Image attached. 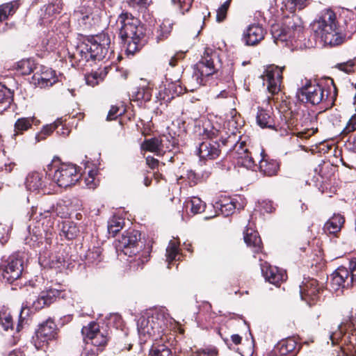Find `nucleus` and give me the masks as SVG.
<instances>
[{"label":"nucleus","instance_id":"9","mask_svg":"<svg viewBox=\"0 0 356 356\" xmlns=\"http://www.w3.org/2000/svg\"><path fill=\"white\" fill-rule=\"evenodd\" d=\"M218 135L219 131L216 129L204 130V136L207 139L196 147V153L201 160H214L220 156L221 145L218 141Z\"/></svg>","mask_w":356,"mask_h":356},{"label":"nucleus","instance_id":"3","mask_svg":"<svg viewBox=\"0 0 356 356\" xmlns=\"http://www.w3.org/2000/svg\"><path fill=\"white\" fill-rule=\"evenodd\" d=\"M118 22L120 24V38L127 54H134L144 44V29L138 18L131 14L122 13Z\"/></svg>","mask_w":356,"mask_h":356},{"label":"nucleus","instance_id":"22","mask_svg":"<svg viewBox=\"0 0 356 356\" xmlns=\"http://www.w3.org/2000/svg\"><path fill=\"white\" fill-rule=\"evenodd\" d=\"M62 292L55 289H49L40 292L38 298L33 302V307L35 310L50 305L56 298L61 296Z\"/></svg>","mask_w":356,"mask_h":356},{"label":"nucleus","instance_id":"52","mask_svg":"<svg viewBox=\"0 0 356 356\" xmlns=\"http://www.w3.org/2000/svg\"><path fill=\"white\" fill-rule=\"evenodd\" d=\"M335 67L346 74L352 73L356 68V59H350L346 62L337 63Z\"/></svg>","mask_w":356,"mask_h":356},{"label":"nucleus","instance_id":"33","mask_svg":"<svg viewBox=\"0 0 356 356\" xmlns=\"http://www.w3.org/2000/svg\"><path fill=\"white\" fill-rule=\"evenodd\" d=\"M60 226V235L67 239L75 238L79 232L76 224L72 221H64Z\"/></svg>","mask_w":356,"mask_h":356},{"label":"nucleus","instance_id":"28","mask_svg":"<svg viewBox=\"0 0 356 356\" xmlns=\"http://www.w3.org/2000/svg\"><path fill=\"white\" fill-rule=\"evenodd\" d=\"M244 241L247 245L252 248L253 252L259 253L262 248V242L257 232L247 228L244 232Z\"/></svg>","mask_w":356,"mask_h":356},{"label":"nucleus","instance_id":"13","mask_svg":"<svg viewBox=\"0 0 356 356\" xmlns=\"http://www.w3.org/2000/svg\"><path fill=\"white\" fill-rule=\"evenodd\" d=\"M42 172H31L26 177L27 191L35 194H50L54 191L51 182Z\"/></svg>","mask_w":356,"mask_h":356},{"label":"nucleus","instance_id":"1","mask_svg":"<svg viewBox=\"0 0 356 356\" xmlns=\"http://www.w3.org/2000/svg\"><path fill=\"white\" fill-rule=\"evenodd\" d=\"M113 53L110 37L103 33L88 37L68 54L72 66L83 67L88 63L109 59Z\"/></svg>","mask_w":356,"mask_h":356},{"label":"nucleus","instance_id":"63","mask_svg":"<svg viewBox=\"0 0 356 356\" xmlns=\"http://www.w3.org/2000/svg\"><path fill=\"white\" fill-rule=\"evenodd\" d=\"M129 3L133 6L136 5L146 6V5L147 4V0H130Z\"/></svg>","mask_w":356,"mask_h":356},{"label":"nucleus","instance_id":"36","mask_svg":"<svg viewBox=\"0 0 356 356\" xmlns=\"http://www.w3.org/2000/svg\"><path fill=\"white\" fill-rule=\"evenodd\" d=\"M160 152L161 155L166 152H171L177 145V140L171 135H163L159 138Z\"/></svg>","mask_w":356,"mask_h":356},{"label":"nucleus","instance_id":"32","mask_svg":"<svg viewBox=\"0 0 356 356\" xmlns=\"http://www.w3.org/2000/svg\"><path fill=\"white\" fill-rule=\"evenodd\" d=\"M257 122L261 128H273V120L271 117V110L258 108Z\"/></svg>","mask_w":356,"mask_h":356},{"label":"nucleus","instance_id":"60","mask_svg":"<svg viewBox=\"0 0 356 356\" xmlns=\"http://www.w3.org/2000/svg\"><path fill=\"white\" fill-rule=\"evenodd\" d=\"M350 272L349 275V280L348 282H347V286H350L353 284L355 277H356V268L354 266L350 267Z\"/></svg>","mask_w":356,"mask_h":356},{"label":"nucleus","instance_id":"21","mask_svg":"<svg viewBox=\"0 0 356 356\" xmlns=\"http://www.w3.org/2000/svg\"><path fill=\"white\" fill-rule=\"evenodd\" d=\"M266 33L265 29L260 24H250L243 32V39L245 44L255 45L264 38Z\"/></svg>","mask_w":356,"mask_h":356},{"label":"nucleus","instance_id":"58","mask_svg":"<svg viewBox=\"0 0 356 356\" xmlns=\"http://www.w3.org/2000/svg\"><path fill=\"white\" fill-rule=\"evenodd\" d=\"M119 111L120 109L118 106H111L107 115L106 120H112L116 119L118 115H121V113H119Z\"/></svg>","mask_w":356,"mask_h":356},{"label":"nucleus","instance_id":"62","mask_svg":"<svg viewBox=\"0 0 356 356\" xmlns=\"http://www.w3.org/2000/svg\"><path fill=\"white\" fill-rule=\"evenodd\" d=\"M25 310H26V309L23 308V309H22V311L20 312V314H19V322H18V324L17 325V332H19L21 330V328L22 327L23 322L25 320V317H23V314H24Z\"/></svg>","mask_w":356,"mask_h":356},{"label":"nucleus","instance_id":"14","mask_svg":"<svg viewBox=\"0 0 356 356\" xmlns=\"http://www.w3.org/2000/svg\"><path fill=\"white\" fill-rule=\"evenodd\" d=\"M282 67L275 65L266 67L262 78L264 82L267 83V89L270 93L275 95L279 92L282 81Z\"/></svg>","mask_w":356,"mask_h":356},{"label":"nucleus","instance_id":"46","mask_svg":"<svg viewBox=\"0 0 356 356\" xmlns=\"http://www.w3.org/2000/svg\"><path fill=\"white\" fill-rule=\"evenodd\" d=\"M170 348L165 344H153L149 350V356H172Z\"/></svg>","mask_w":356,"mask_h":356},{"label":"nucleus","instance_id":"37","mask_svg":"<svg viewBox=\"0 0 356 356\" xmlns=\"http://www.w3.org/2000/svg\"><path fill=\"white\" fill-rule=\"evenodd\" d=\"M17 71L22 75H28L38 70L34 61L31 59H23L16 64Z\"/></svg>","mask_w":356,"mask_h":356},{"label":"nucleus","instance_id":"17","mask_svg":"<svg viewBox=\"0 0 356 356\" xmlns=\"http://www.w3.org/2000/svg\"><path fill=\"white\" fill-rule=\"evenodd\" d=\"M301 348L294 337H288L279 341L275 346V356H296Z\"/></svg>","mask_w":356,"mask_h":356},{"label":"nucleus","instance_id":"39","mask_svg":"<svg viewBox=\"0 0 356 356\" xmlns=\"http://www.w3.org/2000/svg\"><path fill=\"white\" fill-rule=\"evenodd\" d=\"M173 23L169 19H164L160 24L156 31V40L161 41L166 39L170 34L172 29Z\"/></svg>","mask_w":356,"mask_h":356},{"label":"nucleus","instance_id":"29","mask_svg":"<svg viewBox=\"0 0 356 356\" xmlns=\"http://www.w3.org/2000/svg\"><path fill=\"white\" fill-rule=\"evenodd\" d=\"M38 123H39V121L34 117L18 118L14 124L13 138H15L17 136L23 134L24 132L31 129L33 124H36Z\"/></svg>","mask_w":356,"mask_h":356},{"label":"nucleus","instance_id":"59","mask_svg":"<svg viewBox=\"0 0 356 356\" xmlns=\"http://www.w3.org/2000/svg\"><path fill=\"white\" fill-rule=\"evenodd\" d=\"M10 229V227H3L0 225V243L4 244L8 240V232Z\"/></svg>","mask_w":356,"mask_h":356},{"label":"nucleus","instance_id":"50","mask_svg":"<svg viewBox=\"0 0 356 356\" xmlns=\"http://www.w3.org/2000/svg\"><path fill=\"white\" fill-rule=\"evenodd\" d=\"M232 0H226L224 1L216 10V21L218 22H223L227 17V13Z\"/></svg>","mask_w":356,"mask_h":356},{"label":"nucleus","instance_id":"26","mask_svg":"<svg viewBox=\"0 0 356 356\" xmlns=\"http://www.w3.org/2000/svg\"><path fill=\"white\" fill-rule=\"evenodd\" d=\"M90 4L79 7L72 15L74 19L78 21L79 24L83 25L85 28H89L91 26V22L89 19L93 15V12Z\"/></svg>","mask_w":356,"mask_h":356},{"label":"nucleus","instance_id":"53","mask_svg":"<svg viewBox=\"0 0 356 356\" xmlns=\"http://www.w3.org/2000/svg\"><path fill=\"white\" fill-rule=\"evenodd\" d=\"M236 209L235 203L233 201L226 200L225 202L220 204L219 209L224 216H229L234 212Z\"/></svg>","mask_w":356,"mask_h":356},{"label":"nucleus","instance_id":"54","mask_svg":"<svg viewBox=\"0 0 356 356\" xmlns=\"http://www.w3.org/2000/svg\"><path fill=\"white\" fill-rule=\"evenodd\" d=\"M193 0H172V3L177 4L182 14L188 12L193 3Z\"/></svg>","mask_w":356,"mask_h":356},{"label":"nucleus","instance_id":"34","mask_svg":"<svg viewBox=\"0 0 356 356\" xmlns=\"http://www.w3.org/2000/svg\"><path fill=\"white\" fill-rule=\"evenodd\" d=\"M278 163L274 161H268L263 157L259 163V168L261 172L267 176H273L276 174L278 170Z\"/></svg>","mask_w":356,"mask_h":356},{"label":"nucleus","instance_id":"48","mask_svg":"<svg viewBox=\"0 0 356 356\" xmlns=\"http://www.w3.org/2000/svg\"><path fill=\"white\" fill-rule=\"evenodd\" d=\"M0 325L6 331L13 328V318L7 309H3L0 311Z\"/></svg>","mask_w":356,"mask_h":356},{"label":"nucleus","instance_id":"31","mask_svg":"<svg viewBox=\"0 0 356 356\" xmlns=\"http://www.w3.org/2000/svg\"><path fill=\"white\" fill-rule=\"evenodd\" d=\"M64 259L61 256H55L54 254L48 255L46 252L40 253L39 262L44 268H59Z\"/></svg>","mask_w":356,"mask_h":356},{"label":"nucleus","instance_id":"25","mask_svg":"<svg viewBox=\"0 0 356 356\" xmlns=\"http://www.w3.org/2000/svg\"><path fill=\"white\" fill-rule=\"evenodd\" d=\"M186 88H184L179 80L175 81H166L164 85L163 96V99L165 102H168L175 97H178L183 94L186 91Z\"/></svg>","mask_w":356,"mask_h":356},{"label":"nucleus","instance_id":"12","mask_svg":"<svg viewBox=\"0 0 356 356\" xmlns=\"http://www.w3.org/2000/svg\"><path fill=\"white\" fill-rule=\"evenodd\" d=\"M83 339L86 344H91L97 347V350H103L107 344L108 337L106 330H100L96 322H90L81 330Z\"/></svg>","mask_w":356,"mask_h":356},{"label":"nucleus","instance_id":"47","mask_svg":"<svg viewBox=\"0 0 356 356\" xmlns=\"http://www.w3.org/2000/svg\"><path fill=\"white\" fill-rule=\"evenodd\" d=\"M106 74V72H104V70L101 72H92L86 75V82L87 85L94 87L98 85L100 81H103Z\"/></svg>","mask_w":356,"mask_h":356},{"label":"nucleus","instance_id":"11","mask_svg":"<svg viewBox=\"0 0 356 356\" xmlns=\"http://www.w3.org/2000/svg\"><path fill=\"white\" fill-rule=\"evenodd\" d=\"M219 63L218 51L210 47H206L200 60L197 64L198 72L201 76L200 84H204L203 77L209 76L217 72L220 66Z\"/></svg>","mask_w":356,"mask_h":356},{"label":"nucleus","instance_id":"8","mask_svg":"<svg viewBox=\"0 0 356 356\" xmlns=\"http://www.w3.org/2000/svg\"><path fill=\"white\" fill-rule=\"evenodd\" d=\"M167 327L163 314L154 313L143 315L137 321V330L140 343H145L152 338L156 340Z\"/></svg>","mask_w":356,"mask_h":356},{"label":"nucleus","instance_id":"49","mask_svg":"<svg viewBox=\"0 0 356 356\" xmlns=\"http://www.w3.org/2000/svg\"><path fill=\"white\" fill-rule=\"evenodd\" d=\"M102 253L101 248L94 247L92 249L88 250L86 257L89 263L97 264L102 260Z\"/></svg>","mask_w":356,"mask_h":356},{"label":"nucleus","instance_id":"19","mask_svg":"<svg viewBox=\"0 0 356 356\" xmlns=\"http://www.w3.org/2000/svg\"><path fill=\"white\" fill-rule=\"evenodd\" d=\"M245 146V145L243 142L236 145L234 159H236V163L238 166L254 170L256 167L254 161L251 153Z\"/></svg>","mask_w":356,"mask_h":356},{"label":"nucleus","instance_id":"44","mask_svg":"<svg viewBox=\"0 0 356 356\" xmlns=\"http://www.w3.org/2000/svg\"><path fill=\"white\" fill-rule=\"evenodd\" d=\"M60 123V122L57 120L54 123L44 126L42 130L35 135V141L38 143L44 140L48 136L51 135L56 129H57Z\"/></svg>","mask_w":356,"mask_h":356},{"label":"nucleus","instance_id":"6","mask_svg":"<svg viewBox=\"0 0 356 356\" xmlns=\"http://www.w3.org/2000/svg\"><path fill=\"white\" fill-rule=\"evenodd\" d=\"M271 34L274 42L278 44L285 43L286 46H295L293 42L301 40L303 35V26L297 16L288 18L283 24H275L271 26Z\"/></svg>","mask_w":356,"mask_h":356},{"label":"nucleus","instance_id":"10","mask_svg":"<svg viewBox=\"0 0 356 356\" xmlns=\"http://www.w3.org/2000/svg\"><path fill=\"white\" fill-rule=\"evenodd\" d=\"M48 177L51 184L63 188L74 185L81 178L78 168L72 163L60 164L53 173H49Z\"/></svg>","mask_w":356,"mask_h":356},{"label":"nucleus","instance_id":"35","mask_svg":"<svg viewBox=\"0 0 356 356\" xmlns=\"http://www.w3.org/2000/svg\"><path fill=\"white\" fill-rule=\"evenodd\" d=\"M19 3L18 1H13L0 6V22L6 20L10 15H14L18 9Z\"/></svg>","mask_w":356,"mask_h":356},{"label":"nucleus","instance_id":"27","mask_svg":"<svg viewBox=\"0 0 356 356\" xmlns=\"http://www.w3.org/2000/svg\"><path fill=\"white\" fill-rule=\"evenodd\" d=\"M205 207L206 204L200 198L193 197L184 202L183 209L187 215L193 216L203 212Z\"/></svg>","mask_w":356,"mask_h":356},{"label":"nucleus","instance_id":"40","mask_svg":"<svg viewBox=\"0 0 356 356\" xmlns=\"http://www.w3.org/2000/svg\"><path fill=\"white\" fill-rule=\"evenodd\" d=\"M310 0H284L283 4L286 10L293 13L296 10H301L308 6Z\"/></svg>","mask_w":356,"mask_h":356},{"label":"nucleus","instance_id":"20","mask_svg":"<svg viewBox=\"0 0 356 356\" xmlns=\"http://www.w3.org/2000/svg\"><path fill=\"white\" fill-rule=\"evenodd\" d=\"M41 73L38 71L34 72L32 76V82L40 88L52 86L57 82L55 71L47 67H41Z\"/></svg>","mask_w":356,"mask_h":356},{"label":"nucleus","instance_id":"51","mask_svg":"<svg viewBox=\"0 0 356 356\" xmlns=\"http://www.w3.org/2000/svg\"><path fill=\"white\" fill-rule=\"evenodd\" d=\"M61 0H52L49 4L47 5L45 9V15L51 16L56 14H59L62 10Z\"/></svg>","mask_w":356,"mask_h":356},{"label":"nucleus","instance_id":"45","mask_svg":"<svg viewBox=\"0 0 356 356\" xmlns=\"http://www.w3.org/2000/svg\"><path fill=\"white\" fill-rule=\"evenodd\" d=\"M124 219L119 216H113L108 221V232L114 236L124 225Z\"/></svg>","mask_w":356,"mask_h":356},{"label":"nucleus","instance_id":"55","mask_svg":"<svg viewBox=\"0 0 356 356\" xmlns=\"http://www.w3.org/2000/svg\"><path fill=\"white\" fill-rule=\"evenodd\" d=\"M95 172L92 170H90L88 172V175L84 179V183L87 188L90 189H95L98 185V181H97L95 178Z\"/></svg>","mask_w":356,"mask_h":356},{"label":"nucleus","instance_id":"38","mask_svg":"<svg viewBox=\"0 0 356 356\" xmlns=\"http://www.w3.org/2000/svg\"><path fill=\"white\" fill-rule=\"evenodd\" d=\"M209 172H205L202 175H200L192 170H188L184 176L181 178L185 179L190 186H193L200 182L203 179L208 178Z\"/></svg>","mask_w":356,"mask_h":356},{"label":"nucleus","instance_id":"15","mask_svg":"<svg viewBox=\"0 0 356 356\" xmlns=\"http://www.w3.org/2000/svg\"><path fill=\"white\" fill-rule=\"evenodd\" d=\"M57 335V328L55 323L48 319L42 323L35 332V337H33V343L36 349L42 348V343L54 339Z\"/></svg>","mask_w":356,"mask_h":356},{"label":"nucleus","instance_id":"24","mask_svg":"<svg viewBox=\"0 0 356 356\" xmlns=\"http://www.w3.org/2000/svg\"><path fill=\"white\" fill-rule=\"evenodd\" d=\"M261 269L266 280L273 284H278L286 280L287 275L286 273L276 266L264 264L261 265Z\"/></svg>","mask_w":356,"mask_h":356},{"label":"nucleus","instance_id":"64","mask_svg":"<svg viewBox=\"0 0 356 356\" xmlns=\"http://www.w3.org/2000/svg\"><path fill=\"white\" fill-rule=\"evenodd\" d=\"M182 55H183L182 54H180L175 55L174 56H172L170 58V60H169V65H171L172 67L175 66L177 60L178 59H179L182 56Z\"/></svg>","mask_w":356,"mask_h":356},{"label":"nucleus","instance_id":"18","mask_svg":"<svg viewBox=\"0 0 356 356\" xmlns=\"http://www.w3.org/2000/svg\"><path fill=\"white\" fill-rule=\"evenodd\" d=\"M319 292L318 282L314 279L307 280L302 282V285H300L301 298L309 305L313 304L317 300Z\"/></svg>","mask_w":356,"mask_h":356},{"label":"nucleus","instance_id":"30","mask_svg":"<svg viewBox=\"0 0 356 356\" xmlns=\"http://www.w3.org/2000/svg\"><path fill=\"white\" fill-rule=\"evenodd\" d=\"M345 222L344 218L340 214H334L324 225L323 230L327 234H337L341 231Z\"/></svg>","mask_w":356,"mask_h":356},{"label":"nucleus","instance_id":"41","mask_svg":"<svg viewBox=\"0 0 356 356\" xmlns=\"http://www.w3.org/2000/svg\"><path fill=\"white\" fill-rule=\"evenodd\" d=\"M179 242H177L174 240H171L169 242V244L166 248V260L168 262V268H170V263L174 260H176L177 257L179 256Z\"/></svg>","mask_w":356,"mask_h":356},{"label":"nucleus","instance_id":"2","mask_svg":"<svg viewBox=\"0 0 356 356\" xmlns=\"http://www.w3.org/2000/svg\"><path fill=\"white\" fill-rule=\"evenodd\" d=\"M337 95V88L332 79L323 86L320 83H314L311 80H305L296 92L298 99L312 106L324 104L325 107H331Z\"/></svg>","mask_w":356,"mask_h":356},{"label":"nucleus","instance_id":"57","mask_svg":"<svg viewBox=\"0 0 356 356\" xmlns=\"http://www.w3.org/2000/svg\"><path fill=\"white\" fill-rule=\"evenodd\" d=\"M260 204L261 210L266 213H271L275 209L273 202L270 200H263Z\"/></svg>","mask_w":356,"mask_h":356},{"label":"nucleus","instance_id":"4","mask_svg":"<svg viewBox=\"0 0 356 356\" xmlns=\"http://www.w3.org/2000/svg\"><path fill=\"white\" fill-rule=\"evenodd\" d=\"M140 233L135 229H128L123 232L120 238L115 243L117 252H121L129 257L135 256L129 260L130 268L134 270L142 269L148 261L149 255L147 252H140L142 245L139 247Z\"/></svg>","mask_w":356,"mask_h":356},{"label":"nucleus","instance_id":"43","mask_svg":"<svg viewBox=\"0 0 356 356\" xmlns=\"http://www.w3.org/2000/svg\"><path fill=\"white\" fill-rule=\"evenodd\" d=\"M13 101V95L10 90L0 88V113L10 107Z\"/></svg>","mask_w":356,"mask_h":356},{"label":"nucleus","instance_id":"61","mask_svg":"<svg viewBox=\"0 0 356 356\" xmlns=\"http://www.w3.org/2000/svg\"><path fill=\"white\" fill-rule=\"evenodd\" d=\"M146 163L152 169L155 168L159 165V161L152 156H147L146 158Z\"/></svg>","mask_w":356,"mask_h":356},{"label":"nucleus","instance_id":"42","mask_svg":"<svg viewBox=\"0 0 356 356\" xmlns=\"http://www.w3.org/2000/svg\"><path fill=\"white\" fill-rule=\"evenodd\" d=\"M141 148L144 150L149 151L156 154V155H161L160 152L159 138H152L146 139L141 145Z\"/></svg>","mask_w":356,"mask_h":356},{"label":"nucleus","instance_id":"7","mask_svg":"<svg viewBox=\"0 0 356 356\" xmlns=\"http://www.w3.org/2000/svg\"><path fill=\"white\" fill-rule=\"evenodd\" d=\"M52 212H54V207H51ZM51 212V210L44 211V216L40 220L35 222V225H29L28 232L29 235L24 238L25 243L30 246L35 248L39 247L42 243L43 239L45 240L46 243L50 245L52 237L54 236L55 232L52 227L53 222L50 218H47V213ZM40 216H43L42 213H40Z\"/></svg>","mask_w":356,"mask_h":356},{"label":"nucleus","instance_id":"23","mask_svg":"<svg viewBox=\"0 0 356 356\" xmlns=\"http://www.w3.org/2000/svg\"><path fill=\"white\" fill-rule=\"evenodd\" d=\"M349 275L348 269L343 266L339 267L331 275L330 284L331 290L337 292L341 289L348 288L347 282H348Z\"/></svg>","mask_w":356,"mask_h":356},{"label":"nucleus","instance_id":"56","mask_svg":"<svg viewBox=\"0 0 356 356\" xmlns=\"http://www.w3.org/2000/svg\"><path fill=\"white\" fill-rule=\"evenodd\" d=\"M356 130V114L353 115L349 121L348 122L346 126L342 131L343 134H348L350 132H353Z\"/></svg>","mask_w":356,"mask_h":356},{"label":"nucleus","instance_id":"5","mask_svg":"<svg viewBox=\"0 0 356 356\" xmlns=\"http://www.w3.org/2000/svg\"><path fill=\"white\" fill-rule=\"evenodd\" d=\"M336 15L330 10H325L312 24L314 36L325 44L337 46L344 42V36L336 31Z\"/></svg>","mask_w":356,"mask_h":356},{"label":"nucleus","instance_id":"16","mask_svg":"<svg viewBox=\"0 0 356 356\" xmlns=\"http://www.w3.org/2000/svg\"><path fill=\"white\" fill-rule=\"evenodd\" d=\"M23 271V261L18 254H13L8 259L7 264L2 272L3 279L8 283L12 284L18 280Z\"/></svg>","mask_w":356,"mask_h":356}]
</instances>
